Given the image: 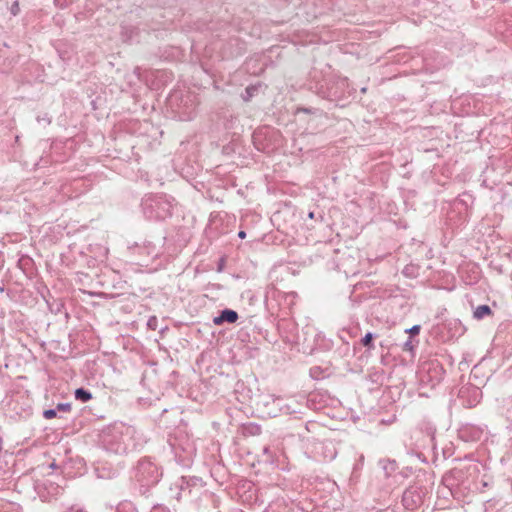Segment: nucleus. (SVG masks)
Returning a JSON list of instances; mask_svg holds the SVG:
<instances>
[{
    "instance_id": "f8f14e48",
    "label": "nucleus",
    "mask_w": 512,
    "mask_h": 512,
    "mask_svg": "<svg viewBox=\"0 0 512 512\" xmlns=\"http://www.w3.org/2000/svg\"><path fill=\"white\" fill-rule=\"evenodd\" d=\"M419 331H420L419 325H414L413 327H411L410 329L407 330V332H409L411 334H418Z\"/></svg>"
},
{
    "instance_id": "6e6552de",
    "label": "nucleus",
    "mask_w": 512,
    "mask_h": 512,
    "mask_svg": "<svg viewBox=\"0 0 512 512\" xmlns=\"http://www.w3.org/2000/svg\"><path fill=\"white\" fill-rule=\"evenodd\" d=\"M10 11H11V14L16 16L18 15L19 11H20V7H19V2L18 1H14L10 7Z\"/></svg>"
},
{
    "instance_id": "dca6fc26",
    "label": "nucleus",
    "mask_w": 512,
    "mask_h": 512,
    "mask_svg": "<svg viewBox=\"0 0 512 512\" xmlns=\"http://www.w3.org/2000/svg\"><path fill=\"white\" fill-rule=\"evenodd\" d=\"M263 451H264L265 454H269V448L268 447H265Z\"/></svg>"
},
{
    "instance_id": "20e7f679",
    "label": "nucleus",
    "mask_w": 512,
    "mask_h": 512,
    "mask_svg": "<svg viewBox=\"0 0 512 512\" xmlns=\"http://www.w3.org/2000/svg\"><path fill=\"white\" fill-rule=\"evenodd\" d=\"M492 313L491 308L488 305H480L476 307L473 312L474 318L481 320L484 317L490 315Z\"/></svg>"
},
{
    "instance_id": "f257e3e1",
    "label": "nucleus",
    "mask_w": 512,
    "mask_h": 512,
    "mask_svg": "<svg viewBox=\"0 0 512 512\" xmlns=\"http://www.w3.org/2000/svg\"><path fill=\"white\" fill-rule=\"evenodd\" d=\"M137 477L144 485L154 484L158 481V468L149 460H142L136 468Z\"/></svg>"
},
{
    "instance_id": "f03ea898",
    "label": "nucleus",
    "mask_w": 512,
    "mask_h": 512,
    "mask_svg": "<svg viewBox=\"0 0 512 512\" xmlns=\"http://www.w3.org/2000/svg\"><path fill=\"white\" fill-rule=\"evenodd\" d=\"M149 207L155 210V214L153 216L157 219H165L170 215L169 204L161 198L152 199Z\"/></svg>"
},
{
    "instance_id": "4468645a",
    "label": "nucleus",
    "mask_w": 512,
    "mask_h": 512,
    "mask_svg": "<svg viewBox=\"0 0 512 512\" xmlns=\"http://www.w3.org/2000/svg\"><path fill=\"white\" fill-rule=\"evenodd\" d=\"M155 324H156V318L155 317L150 318L148 321V326L155 329V327H154Z\"/></svg>"
},
{
    "instance_id": "39448f33",
    "label": "nucleus",
    "mask_w": 512,
    "mask_h": 512,
    "mask_svg": "<svg viewBox=\"0 0 512 512\" xmlns=\"http://www.w3.org/2000/svg\"><path fill=\"white\" fill-rule=\"evenodd\" d=\"M75 398L84 403L92 398V394L84 388H78L75 391Z\"/></svg>"
},
{
    "instance_id": "1a4fd4ad",
    "label": "nucleus",
    "mask_w": 512,
    "mask_h": 512,
    "mask_svg": "<svg viewBox=\"0 0 512 512\" xmlns=\"http://www.w3.org/2000/svg\"><path fill=\"white\" fill-rule=\"evenodd\" d=\"M43 416L45 419H52L56 416V410L55 409H47L43 412Z\"/></svg>"
},
{
    "instance_id": "6ab92c4d",
    "label": "nucleus",
    "mask_w": 512,
    "mask_h": 512,
    "mask_svg": "<svg viewBox=\"0 0 512 512\" xmlns=\"http://www.w3.org/2000/svg\"><path fill=\"white\" fill-rule=\"evenodd\" d=\"M308 216H309V218H311V219H312V218L314 217V213H313V212H310V213L308 214Z\"/></svg>"
},
{
    "instance_id": "423d86ee",
    "label": "nucleus",
    "mask_w": 512,
    "mask_h": 512,
    "mask_svg": "<svg viewBox=\"0 0 512 512\" xmlns=\"http://www.w3.org/2000/svg\"><path fill=\"white\" fill-rule=\"evenodd\" d=\"M373 334L371 332H368L365 334V336L362 338L361 342L362 344L367 347L368 349H374V344H373Z\"/></svg>"
},
{
    "instance_id": "2eb2a0df",
    "label": "nucleus",
    "mask_w": 512,
    "mask_h": 512,
    "mask_svg": "<svg viewBox=\"0 0 512 512\" xmlns=\"http://www.w3.org/2000/svg\"><path fill=\"white\" fill-rule=\"evenodd\" d=\"M238 236H239L240 238H242V239H243V238H245V237H246V233H245L244 231H240V232L238 233Z\"/></svg>"
},
{
    "instance_id": "f3484780",
    "label": "nucleus",
    "mask_w": 512,
    "mask_h": 512,
    "mask_svg": "<svg viewBox=\"0 0 512 512\" xmlns=\"http://www.w3.org/2000/svg\"><path fill=\"white\" fill-rule=\"evenodd\" d=\"M405 347L410 349L411 348L410 342H406Z\"/></svg>"
},
{
    "instance_id": "a211bd4d",
    "label": "nucleus",
    "mask_w": 512,
    "mask_h": 512,
    "mask_svg": "<svg viewBox=\"0 0 512 512\" xmlns=\"http://www.w3.org/2000/svg\"><path fill=\"white\" fill-rule=\"evenodd\" d=\"M175 97H176V95H173V96H171V97H170V103H171V104H172V102H173V100H174V98H175Z\"/></svg>"
},
{
    "instance_id": "aec40b11",
    "label": "nucleus",
    "mask_w": 512,
    "mask_h": 512,
    "mask_svg": "<svg viewBox=\"0 0 512 512\" xmlns=\"http://www.w3.org/2000/svg\"><path fill=\"white\" fill-rule=\"evenodd\" d=\"M122 432L118 431L117 429H114V434H121Z\"/></svg>"
},
{
    "instance_id": "0eeeda50",
    "label": "nucleus",
    "mask_w": 512,
    "mask_h": 512,
    "mask_svg": "<svg viewBox=\"0 0 512 512\" xmlns=\"http://www.w3.org/2000/svg\"><path fill=\"white\" fill-rule=\"evenodd\" d=\"M111 449L114 450L116 453H124V452H126L127 447H126L125 443L123 442L122 444L119 443L116 447L111 446Z\"/></svg>"
},
{
    "instance_id": "ddd939ff",
    "label": "nucleus",
    "mask_w": 512,
    "mask_h": 512,
    "mask_svg": "<svg viewBox=\"0 0 512 512\" xmlns=\"http://www.w3.org/2000/svg\"><path fill=\"white\" fill-rule=\"evenodd\" d=\"M178 113H179L180 119H182V120H188V119L191 118V112H189V113H181L180 111H178Z\"/></svg>"
},
{
    "instance_id": "9b49d317",
    "label": "nucleus",
    "mask_w": 512,
    "mask_h": 512,
    "mask_svg": "<svg viewBox=\"0 0 512 512\" xmlns=\"http://www.w3.org/2000/svg\"><path fill=\"white\" fill-rule=\"evenodd\" d=\"M71 409V405L69 403H62L57 405V410L60 411H69Z\"/></svg>"
},
{
    "instance_id": "9d476101",
    "label": "nucleus",
    "mask_w": 512,
    "mask_h": 512,
    "mask_svg": "<svg viewBox=\"0 0 512 512\" xmlns=\"http://www.w3.org/2000/svg\"><path fill=\"white\" fill-rule=\"evenodd\" d=\"M151 512H171L170 509H168L166 506L164 505H155Z\"/></svg>"
},
{
    "instance_id": "7ed1b4c3",
    "label": "nucleus",
    "mask_w": 512,
    "mask_h": 512,
    "mask_svg": "<svg viewBox=\"0 0 512 512\" xmlns=\"http://www.w3.org/2000/svg\"><path fill=\"white\" fill-rule=\"evenodd\" d=\"M238 320V314L231 309H224L219 316L215 317L213 322L215 325H221L224 322L235 323Z\"/></svg>"
}]
</instances>
